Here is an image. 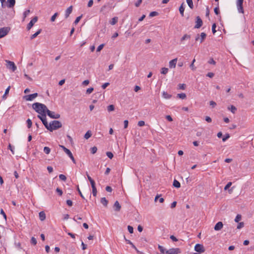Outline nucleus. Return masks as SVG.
Segmentation results:
<instances>
[{"label": "nucleus", "instance_id": "obj_1", "mask_svg": "<svg viewBox=\"0 0 254 254\" xmlns=\"http://www.w3.org/2000/svg\"><path fill=\"white\" fill-rule=\"evenodd\" d=\"M32 108L37 113L41 115H38L37 117L41 121L42 120L46 119V113L45 111L47 110V107L45 105L37 102L32 105Z\"/></svg>", "mask_w": 254, "mask_h": 254}, {"label": "nucleus", "instance_id": "obj_2", "mask_svg": "<svg viewBox=\"0 0 254 254\" xmlns=\"http://www.w3.org/2000/svg\"><path fill=\"white\" fill-rule=\"evenodd\" d=\"M62 127V123L57 120H54L50 123L48 130L52 131L54 130L57 129Z\"/></svg>", "mask_w": 254, "mask_h": 254}, {"label": "nucleus", "instance_id": "obj_3", "mask_svg": "<svg viewBox=\"0 0 254 254\" xmlns=\"http://www.w3.org/2000/svg\"><path fill=\"white\" fill-rule=\"evenodd\" d=\"M206 37V34L202 32L200 35L197 34L195 37V42H199L200 43H202Z\"/></svg>", "mask_w": 254, "mask_h": 254}, {"label": "nucleus", "instance_id": "obj_4", "mask_svg": "<svg viewBox=\"0 0 254 254\" xmlns=\"http://www.w3.org/2000/svg\"><path fill=\"white\" fill-rule=\"evenodd\" d=\"M46 113L47 114L48 116H49L51 118L57 119L60 118V115L59 114H55L54 112H52L50 111L47 108L46 111H45Z\"/></svg>", "mask_w": 254, "mask_h": 254}, {"label": "nucleus", "instance_id": "obj_5", "mask_svg": "<svg viewBox=\"0 0 254 254\" xmlns=\"http://www.w3.org/2000/svg\"><path fill=\"white\" fill-rule=\"evenodd\" d=\"M10 30V28L8 27H4L0 28V38L3 37L6 35Z\"/></svg>", "mask_w": 254, "mask_h": 254}, {"label": "nucleus", "instance_id": "obj_6", "mask_svg": "<svg viewBox=\"0 0 254 254\" xmlns=\"http://www.w3.org/2000/svg\"><path fill=\"white\" fill-rule=\"evenodd\" d=\"M194 250L197 253H203L205 252V249L204 246L199 244H197L194 247Z\"/></svg>", "mask_w": 254, "mask_h": 254}, {"label": "nucleus", "instance_id": "obj_7", "mask_svg": "<svg viewBox=\"0 0 254 254\" xmlns=\"http://www.w3.org/2000/svg\"><path fill=\"white\" fill-rule=\"evenodd\" d=\"M244 0H237V5L238 11L240 13H244V9L243 6V3Z\"/></svg>", "mask_w": 254, "mask_h": 254}, {"label": "nucleus", "instance_id": "obj_8", "mask_svg": "<svg viewBox=\"0 0 254 254\" xmlns=\"http://www.w3.org/2000/svg\"><path fill=\"white\" fill-rule=\"evenodd\" d=\"M203 24V22L200 17L199 16L196 17L195 25L194 26L195 28H200Z\"/></svg>", "mask_w": 254, "mask_h": 254}, {"label": "nucleus", "instance_id": "obj_9", "mask_svg": "<svg viewBox=\"0 0 254 254\" xmlns=\"http://www.w3.org/2000/svg\"><path fill=\"white\" fill-rule=\"evenodd\" d=\"M37 20H38L37 16H35L34 17H33L31 20V21H30V22L28 24V25L27 26V30H30L32 27V26L34 25V24L37 21Z\"/></svg>", "mask_w": 254, "mask_h": 254}, {"label": "nucleus", "instance_id": "obj_10", "mask_svg": "<svg viewBox=\"0 0 254 254\" xmlns=\"http://www.w3.org/2000/svg\"><path fill=\"white\" fill-rule=\"evenodd\" d=\"M6 62L7 63V67L9 69H11L13 71H14L16 69V66L13 62L6 61Z\"/></svg>", "mask_w": 254, "mask_h": 254}, {"label": "nucleus", "instance_id": "obj_11", "mask_svg": "<svg viewBox=\"0 0 254 254\" xmlns=\"http://www.w3.org/2000/svg\"><path fill=\"white\" fill-rule=\"evenodd\" d=\"M180 253L179 248H172L166 251L167 254H178Z\"/></svg>", "mask_w": 254, "mask_h": 254}, {"label": "nucleus", "instance_id": "obj_12", "mask_svg": "<svg viewBox=\"0 0 254 254\" xmlns=\"http://www.w3.org/2000/svg\"><path fill=\"white\" fill-rule=\"evenodd\" d=\"M38 94L37 93H35L32 94L25 95L24 96V98L26 101H32L34 98H35L36 97H37Z\"/></svg>", "mask_w": 254, "mask_h": 254}, {"label": "nucleus", "instance_id": "obj_13", "mask_svg": "<svg viewBox=\"0 0 254 254\" xmlns=\"http://www.w3.org/2000/svg\"><path fill=\"white\" fill-rule=\"evenodd\" d=\"M177 62V58H175L169 62V67L171 68H175Z\"/></svg>", "mask_w": 254, "mask_h": 254}, {"label": "nucleus", "instance_id": "obj_14", "mask_svg": "<svg viewBox=\"0 0 254 254\" xmlns=\"http://www.w3.org/2000/svg\"><path fill=\"white\" fill-rule=\"evenodd\" d=\"M223 224L222 222H218L214 226V230L215 231H219L223 228Z\"/></svg>", "mask_w": 254, "mask_h": 254}, {"label": "nucleus", "instance_id": "obj_15", "mask_svg": "<svg viewBox=\"0 0 254 254\" xmlns=\"http://www.w3.org/2000/svg\"><path fill=\"white\" fill-rule=\"evenodd\" d=\"M72 11V6L71 5L69 7H68L65 11V18H67L69 17V16L70 14L71 13Z\"/></svg>", "mask_w": 254, "mask_h": 254}, {"label": "nucleus", "instance_id": "obj_16", "mask_svg": "<svg viewBox=\"0 0 254 254\" xmlns=\"http://www.w3.org/2000/svg\"><path fill=\"white\" fill-rule=\"evenodd\" d=\"M114 210L116 211H119L121 210V206L118 201H116L114 204Z\"/></svg>", "mask_w": 254, "mask_h": 254}, {"label": "nucleus", "instance_id": "obj_17", "mask_svg": "<svg viewBox=\"0 0 254 254\" xmlns=\"http://www.w3.org/2000/svg\"><path fill=\"white\" fill-rule=\"evenodd\" d=\"M65 153L67 154V155L69 156V157L71 159L73 163L74 164H76V161H75L72 153L71 152V151L68 149V150L66 151Z\"/></svg>", "mask_w": 254, "mask_h": 254}, {"label": "nucleus", "instance_id": "obj_18", "mask_svg": "<svg viewBox=\"0 0 254 254\" xmlns=\"http://www.w3.org/2000/svg\"><path fill=\"white\" fill-rule=\"evenodd\" d=\"M39 219L41 221H44L46 219V214L44 211H41L39 213Z\"/></svg>", "mask_w": 254, "mask_h": 254}, {"label": "nucleus", "instance_id": "obj_19", "mask_svg": "<svg viewBox=\"0 0 254 254\" xmlns=\"http://www.w3.org/2000/svg\"><path fill=\"white\" fill-rule=\"evenodd\" d=\"M7 7L9 8H11L14 6L15 3V0H7Z\"/></svg>", "mask_w": 254, "mask_h": 254}, {"label": "nucleus", "instance_id": "obj_20", "mask_svg": "<svg viewBox=\"0 0 254 254\" xmlns=\"http://www.w3.org/2000/svg\"><path fill=\"white\" fill-rule=\"evenodd\" d=\"M101 203L105 207H107L108 203V200L105 197H102L101 198Z\"/></svg>", "mask_w": 254, "mask_h": 254}, {"label": "nucleus", "instance_id": "obj_21", "mask_svg": "<svg viewBox=\"0 0 254 254\" xmlns=\"http://www.w3.org/2000/svg\"><path fill=\"white\" fill-rule=\"evenodd\" d=\"M42 29H39L38 31H37L35 33L32 35L30 37V39L31 40L33 39L34 38H36L41 32Z\"/></svg>", "mask_w": 254, "mask_h": 254}, {"label": "nucleus", "instance_id": "obj_22", "mask_svg": "<svg viewBox=\"0 0 254 254\" xmlns=\"http://www.w3.org/2000/svg\"><path fill=\"white\" fill-rule=\"evenodd\" d=\"M118 20V18L117 17H114L113 18H112L110 23L111 25H114L117 23Z\"/></svg>", "mask_w": 254, "mask_h": 254}, {"label": "nucleus", "instance_id": "obj_23", "mask_svg": "<svg viewBox=\"0 0 254 254\" xmlns=\"http://www.w3.org/2000/svg\"><path fill=\"white\" fill-rule=\"evenodd\" d=\"M228 109L230 110L231 112L233 114H235L237 111V108L233 105H231L230 107H228Z\"/></svg>", "mask_w": 254, "mask_h": 254}, {"label": "nucleus", "instance_id": "obj_24", "mask_svg": "<svg viewBox=\"0 0 254 254\" xmlns=\"http://www.w3.org/2000/svg\"><path fill=\"white\" fill-rule=\"evenodd\" d=\"M184 3H182L181 6L179 7V11L180 12V14L182 16H184V13L185 10V8L183 6Z\"/></svg>", "mask_w": 254, "mask_h": 254}, {"label": "nucleus", "instance_id": "obj_25", "mask_svg": "<svg viewBox=\"0 0 254 254\" xmlns=\"http://www.w3.org/2000/svg\"><path fill=\"white\" fill-rule=\"evenodd\" d=\"M163 97L165 99H170L171 97V95L168 94L167 92L164 91L162 93Z\"/></svg>", "mask_w": 254, "mask_h": 254}, {"label": "nucleus", "instance_id": "obj_26", "mask_svg": "<svg viewBox=\"0 0 254 254\" xmlns=\"http://www.w3.org/2000/svg\"><path fill=\"white\" fill-rule=\"evenodd\" d=\"M173 186L176 188H179L181 187V184L178 181L174 180L173 182Z\"/></svg>", "mask_w": 254, "mask_h": 254}, {"label": "nucleus", "instance_id": "obj_27", "mask_svg": "<svg viewBox=\"0 0 254 254\" xmlns=\"http://www.w3.org/2000/svg\"><path fill=\"white\" fill-rule=\"evenodd\" d=\"M190 35L188 34H185L181 39V41L182 42L184 40L190 39Z\"/></svg>", "mask_w": 254, "mask_h": 254}, {"label": "nucleus", "instance_id": "obj_28", "mask_svg": "<svg viewBox=\"0 0 254 254\" xmlns=\"http://www.w3.org/2000/svg\"><path fill=\"white\" fill-rule=\"evenodd\" d=\"M42 122L43 125H44V126L47 129H48L49 124H48V123L47 122V119H44V120H42Z\"/></svg>", "mask_w": 254, "mask_h": 254}, {"label": "nucleus", "instance_id": "obj_29", "mask_svg": "<svg viewBox=\"0 0 254 254\" xmlns=\"http://www.w3.org/2000/svg\"><path fill=\"white\" fill-rule=\"evenodd\" d=\"M92 135V133L90 130L87 131L84 135V138L86 139L90 138Z\"/></svg>", "mask_w": 254, "mask_h": 254}, {"label": "nucleus", "instance_id": "obj_30", "mask_svg": "<svg viewBox=\"0 0 254 254\" xmlns=\"http://www.w3.org/2000/svg\"><path fill=\"white\" fill-rule=\"evenodd\" d=\"M187 2L189 5V6L192 9L193 8V4L192 0H186Z\"/></svg>", "mask_w": 254, "mask_h": 254}, {"label": "nucleus", "instance_id": "obj_31", "mask_svg": "<svg viewBox=\"0 0 254 254\" xmlns=\"http://www.w3.org/2000/svg\"><path fill=\"white\" fill-rule=\"evenodd\" d=\"M115 110V106L113 105H110L107 107V110L108 112H112Z\"/></svg>", "mask_w": 254, "mask_h": 254}, {"label": "nucleus", "instance_id": "obj_32", "mask_svg": "<svg viewBox=\"0 0 254 254\" xmlns=\"http://www.w3.org/2000/svg\"><path fill=\"white\" fill-rule=\"evenodd\" d=\"M168 72V68L166 67H163L161 68V73L163 74H166Z\"/></svg>", "mask_w": 254, "mask_h": 254}, {"label": "nucleus", "instance_id": "obj_33", "mask_svg": "<svg viewBox=\"0 0 254 254\" xmlns=\"http://www.w3.org/2000/svg\"><path fill=\"white\" fill-rule=\"evenodd\" d=\"M50 151H51V149L49 147L46 146L44 148V152L46 154H49L50 153Z\"/></svg>", "mask_w": 254, "mask_h": 254}, {"label": "nucleus", "instance_id": "obj_34", "mask_svg": "<svg viewBox=\"0 0 254 254\" xmlns=\"http://www.w3.org/2000/svg\"><path fill=\"white\" fill-rule=\"evenodd\" d=\"M177 96L182 99H184L186 98V95L185 93H180V94H177Z\"/></svg>", "mask_w": 254, "mask_h": 254}, {"label": "nucleus", "instance_id": "obj_35", "mask_svg": "<svg viewBox=\"0 0 254 254\" xmlns=\"http://www.w3.org/2000/svg\"><path fill=\"white\" fill-rule=\"evenodd\" d=\"M26 123L27 124V127H28V128H31V127H32V122L31 120L30 119H28L26 121Z\"/></svg>", "mask_w": 254, "mask_h": 254}, {"label": "nucleus", "instance_id": "obj_36", "mask_svg": "<svg viewBox=\"0 0 254 254\" xmlns=\"http://www.w3.org/2000/svg\"><path fill=\"white\" fill-rule=\"evenodd\" d=\"M195 62V60L193 59L192 61V63L190 64V67L192 70H195L196 69V67L194 65V63Z\"/></svg>", "mask_w": 254, "mask_h": 254}, {"label": "nucleus", "instance_id": "obj_37", "mask_svg": "<svg viewBox=\"0 0 254 254\" xmlns=\"http://www.w3.org/2000/svg\"><path fill=\"white\" fill-rule=\"evenodd\" d=\"M0 213V214H1L3 216L4 219H5V221H6L7 217H6V215L4 211H3V210L2 209H1Z\"/></svg>", "mask_w": 254, "mask_h": 254}, {"label": "nucleus", "instance_id": "obj_38", "mask_svg": "<svg viewBox=\"0 0 254 254\" xmlns=\"http://www.w3.org/2000/svg\"><path fill=\"white\" fill-rule=\"evenodd\" d=\"M59 178L64 181H65L66 180V177L64 175L61 174L59 175Z\"/></svg>", "mask_w": 254, "mask_h": 254}, {"label": "nucleus", "instance_id": "obj_39", "mask_svg": "<svg viewBox=\"0 0 254 254\" xmlns=\"http://www.w3.org/2000/svg\"><path fill=\"white\" fill-rule=\"evenodd\" d=\"M31 243L33 245H36L37 244V240L36 238L32 237L31 239Z\"/></svg>", "mask_w": 254, "mask_h": 254}, {"label": "nucleus", "instance_id": "obj_40", "mask_svg": "<svg viewBox=\"0 0 254 254\" xmlns=\"http://www.w3.org/2000/svg\"><path fill=\"white\" fill-rule=\"evenodd\" d=\"M241 219V215L240 214H238L235 219V221L236 222H239Z\"/></svg>", "mask_w": 254, "mask_h": 254}, {"label": "nucleus", "instance_id": "obj_41", "mask_svg": "<svg viewBox=\"0 0 254 254\" xmlns=\"http://www.w3.org/2000/svg\"><path fill=\"white\" fill-rule=\"evenodd\" d=\"M97 151V148L96 146H94L91 148V153L92 154H95Z\"/></svg>", "mask_w": 254, "mask_h": 254}, {"label": "nucleus", "instance_id": "obj_42", "mask_svg": "<svg viewBox=\"0 0 254 254\" xmlns=\"http://www.w3.org/2000/svg\"><path fill=\"white\" fill-rule=\"evenodd\" d=\"M93 90L94 88L93 87L89 88L86 90V93L87 94H89L91 93Z\"/></svg>", "mask_w": 254, "mask_h": 254}, {"label": "nucleus", "instance_id": "obj_43", "mask_svg": "<svg viewBox=\"0 0 254 254\" xmlns=\"http://www.w3.org/2000/svg\"><path fill=\"white\" fill-rule=\"evenodd\" d=\"M82 15H81L80 16H78L77 17H76V18L75 19L74 22V23L76 25L77 24L79 21H80V20L81 19V17H82Z\"/></svg>", "mask_w": 254, "mask_h": 254}, {"label": "nucleus", "instance_id": "obj_44", "mask_svg": "<svg viewBox=\"0 0 254 254\" xmlns=\"http://www.w3.org/2000/svg\"><path fill=\"white\" fill-rule=\"evenodd\" d=\"M230 137V135L229 133H226L225 136L222 138V141H225L227 139H228Z\"/></svg>", "mask_w": 254, "mask_h": 254}, {"label": "nucleus", "instance_id": "obj_45", "mask_svg": "<svg viewBox=\"0 0 254 254\" xmlns=\"http://www.w3.org/2000/svg\"><path fill=\"white\" fill-rule=\"evenodd\" d=\"M106 155L110 159H112L114 156L113 154L111 152H107Z\"/></svg>", "mask_w": 254, "mask_h": 254}, {"label": "nucleus", "instance_id": "obj_46", "mask_svg": "<svg viewBox=\"0 0 254 254\" xmlns=\"http://www.w3.org/2000/svg\"><path fill=\"white\" fill-rule=\"evenodd\" d=\"M216 27V24L215 23L213 24L212 26V33L213 34H214L216 32V30L215 29Z\"/></svg>", "mask_w": 254, "mask_h": 254}, {"label": "nucleus", "instance_id": "obj_47", "mask_svg": "<svg viewBox=\"0 0 254 254\" xmlns=\"http://www.w3.org/2000/svg\"><path fill=\"white\" fill-rule=\"evenodd\" d=\"M127 229L129 233L132 234L133 232V228L132 226L128 225L127 226Z\"/></svg>", "mask_w": 254, "mask_h": 254}, {"label": "nucleus", "instance_id": "obj_48", "mask_svg": "<svg viewBox=\"0 0 254 254\" xmlns=\"http://www.w3.org/2000/svg\"><path fill=\"white\" fill-rule=\"evenodd\" d=\"M58 14V13L57 12V13H55V14H54L52 16V17H51V21L52 22H54V21L55 20L56 18V17L57 16Z\"/></svg>", "mask_w": 254, "mask_h": 254}, {"label": "nucleus", "instance_id": "obj_49", "mask_svg": "<svg viewBox=\"0 0 254 254\" xmlns=\"http://www.w3.org/2000/svg\"><path fill=\"white\" fill-rule=\"evenodd\" d=\"M92 189V193L94 196H96L97 195V190L96 188H93Z\"/></svg>", "mask_w": 254, "mask_h": 254}, {"label": "nucleus", "instance_id": "obj_50", "mask_svg": "<svg viewBox=\"0 0 254 254\" xmlns=\"http://www.w3.org/2000/svg\"><path fill=\"white\" fill-rule=\"evenodd\" d=\"M104 45H105L104 44H101L100 45H99L97 49V52H100L103 48Z\"/></svg>", "mask_w": 254, "mask_h": 254}, {"label": "nucleus", "instance_id": "obj_51", "mask_svg": "<svg viewBox=\"0 0 254 254\" xmlns=\"http://www.w3.org/2000/svg\"><path fill=\"white\" fill-rule=\"evenodd\" d=\"M158 14V13L157 12H156V11H152V12L150 13L149 16L150 17H153V16L157 15Z\"/></svg>", "mask_w": 254, "mask_h": 254}, {"label": "nucleus", "instance_id": "obj_52", "mask_svg": "<svg viewBox=\"0 0 254 254\" xmlns=\"http://www.w3.org/2000/svg\"><path fill=\"white\" fill-rule=\"evenodd\" d=\"M208 63L209 64H213V65H215L216 64V62L214 61V60H213V59L212 58H211L208 62Z\"/></svg>", "mask_w": 254, "mask_h": 254}, {"label": "nucleus", "instance_id": "obj_53", "mask_svg": "<svg viewBox=\"0 0 254 254\" xmlns=\"http://www.w3.org/2000/svg\"><path fill=\"white\" fill-rule=\"evenodd\" d=\"M77 191H78V193H79V195H80V196H81L82 198L84 199V196L83 195V194H82V193L81 191H80V189H79V188L78 186H77Z\"/></svg>", "mask_w": 254, "mask_h": 254}, {"label": "nucleus", "instance_id": "obj_54", "mask_svg": "<svg viewBox=\"0 0 254 254\" xmlns=\"http://www.w3.org/2000/svg\"><path fill=\"white\" fill-rule=\"evenodd\" d=\"M214 11L216 15H218L220 13L219 7H216L214 9Z\"/></svg>", "mask_w": 254, "mask_h": 254}, {"label": "nucleus", "instance_id": "obj_55", "mask_svg": "<svg viewBox=\"0 0 254 254\" xmlns=\"http://www.w3.org/2000/svg\"><path fill=\"white\" fill-rule=\"evenodd\" d=\"M232 185V183L231 182H229L226 186L225 187H224V190H228L230 187V186Z\"/></svg>", "mask_w": 254, "mask_h": 254}, {"label": "nucleus", "instance_id": "obj_56", "mask_svg": "<svg viewBox=\"0 0 254 254\" xmlns=\"http://www.w3.org/2000/svg\"><path fill=\"white\" fill-rule=\"evenodd\" d=\"M244 226V222H240L238 224V226H237V229H241V228L243 227Z\"/></svg>", "mask_w": 254, "mask_h": 254}, {"label": "nucleus", "instance_id": "obj_57", "mask_svg": "<svg viewBox=\"0 0 254 254\" xmlns=\"http://www.w3.org/2000/svg\"><path fill=\"white\" fill-rule=\"evenodd\" d=\"M137 125L139 127H142V126H144L145 122L143 121H140L138 122Z\"/></svg>", "mask_w": 254, "mask_h": 254}, {"label": "nucleus", "instance_id": "obj_58", "mask_svg": "<svg viewBox=\"0 0 254 254\" xmlns=\"http://www.w3.org/2000/svg\"><path fill=\"white\" fill-rule=\"evenodd\" d=\"M179 86L180 89L184 90L186 86L185 84H179Z\"/></svg>", "mask_w": 254, "mask_h": 254}, {"label": "nucleus", "instance_id": "obj_59", "mask_svg": "<svg viewBox=\"0 0 254 254\" xmlns=\"http://www.w3.org/2000/svg\"><path fill=\"white\" fill-rule=\"evenodd\" d=\"M56 191L59 193V194L61 196L63 194V191L61 189H60V188H57L56 189Z\"/></svg>", "mask_w": 254, "mask_h": 254}, {"label": "nucleus", "instance_id": "obj_60", "mask_svg": "<svg viewBox=\"0 0 254 254\" xmlns=\"http://www.w3.org/2000/svg\"><path fill=\"white\" fill-rule=\"evenodd\" d=\"M30 12V10H26L23 13L24 19L25 18L27 15Z\"/></svg>", "mask_w": 254, "mask_h": 254}, {"label": "nucleus", "instance_id": "obj_61", "mask_svg": "<svg viewBox=\"0 0 254 254\" xmlns=\"http://www.w3.org/2000/svg\"><path fill=\"white\" fill-rule=\"evenodd\" d=\"M93 0H90L87 4V6L88 7H90L93 5Z\"/></svg>", "mask_w": 254, "mask_h": 254}, {"label": "nucleus", "instance_id": "obj_62", "mask_svg": "<svg viewBox=\"0 0 254 254\" xmlns=\"http://www.w3.org/2000/svg\"><path fill=\"white\" fill-rule=\"evenodd\" d=\"M142 1V0H138L135 3V6L138 7L141 3Z\"/></svg>", "mask_w": 254, "mask_h": 254}, {"label": "nucleus", "instance_id": "obj_63", "mask_svg": "<svg viewBox=\"0 0 254 254\" xmlns=\"http://www.w3.org/2000/svg\"><path fill=\"white\" fill-rule=\"evenodd\" d=\"M158 249H159L160 251L162 253H164L165 249H164V248L162 246L159 245L158 246Z\"/></svg>", "mask_w": 254, "mask_h": 254}, {"label": "nucleus", "instance_id": "obj_64", "mask_svg": "<svg viewBox=\"0 0 254 254\" xmlns=\"http://www.w3.org/2000/svg\"><path fill=\"white\" fill-rule=\"evenodd\" d=\"M205 120L208 123H211L212 122L211 118L208 116H206Z\"/></svg>", "mask_w": 254, "mask_h": 254}]
</instances>
